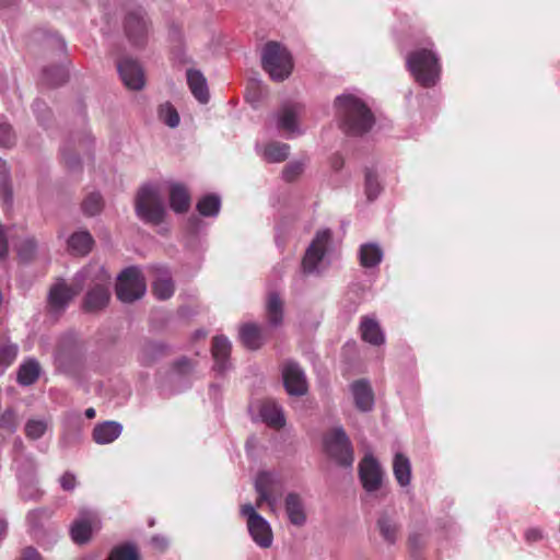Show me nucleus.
Returning <instances> with one entry per match:
<instances>
[{"mask_svg": "<svg viewBox=\"0 0 560 560\" xmlns=\"http://www.w3.org/2000/svg\"><path fill=\"white\" fill-rule=\"evenodd\" d=\"M339 128L347 136H363L375 125V116L368 104L358 95L343 92L334 101Z\"/></svg>", "mask_w": 560, "mask_h": 560, "instance_id": "f257e3e1", "label": "nucleus"}, {"mask_svg": "<svg viewBox=\"0 0 560 560\" xmlns=\"http://www.w3.org/2000/svg\"><path fill=\"white\" fill-rule=\"evenodd\" d=\"M52 364L57 374L78 380L86 365V353L83 345L73 334L62 335L52 351Z\"/></svg>", "mask_w": 560, "mask_h": 560, "instance_id": "f03ea898", "label": "nucleus"}, {"mask_svg": "<svg viewBox=\"0 0 560 560\" xmlns=\"http://www.w3.org/2000/svg\"><path fill=\"white\" fill-rule=\"evenodd\" d=\"M335 250L334 233L324 228L316 231L301 260V272L305 276H322L331 266Z\"/></svg>", "mask_w": 560, "mask_h": 560, "instance_id": "7ed1b4c3", "label": "nucleus"}, {"mask_svg": "<svg viewBox=\"0 0 560 560\" xmlns=\"http://www.w3.org/2000/svg\"><path fill=\"white\" fill-rule=\"evenodd\" d=\"M406 67L416 82L425 89L435 86L441 79V61L434 44L416 48L406 56Z\"/></svg>", "mask_w": 560, "mask_h": 560, "instance_id": "20e7f679", "label": "nucleus"}, {"mask_svg": "<svg viewBox=\"0 0 560 560\" xmlns=\"http://www.w3.org/2000/svg\"><path fill=\"white\" fill-rule=\"evenodd\" d=\"M323 453L340 469L351 472L355 462L353 443L342 425L332 427L322 439Z\"/></svg>", "mask_w": 560, "mask_h": 560, "instance_id": "39448f33", "label": "nucleus"}, {"mask_svg": "<svg viewBox=\"0 0 560 560\" xmlns=\"http://www.w3.org/2000/svg\"><path fill=\"white\" fill-rule=\"evenodd\" d=\"M135 213L144 224L158 226L165 221L166 207L155 184L147 182L139 187L135 196Z\"/></svg>", "mask_w": 560, "mask_h": 560, "instance_id": "423d86ee", "label": "nucleus"}, {"mask_svg": "<svg viewBox=\"0 0 560 560\" xmlns=\"http://www.w3.org/2000/svg\"><path fill=\"white\" fill-rule=\"evenodd\" d=\"M192 372L194 365L188 357L182 355L175 359L168 375L160 377L159 373L155 374V385L159 395L162 398H170L188 390L192 385L190 380Z\"/></svg>", "mask_w": 560, "mask_h": 560, "instance_id": "0eeeda50", "label": "nucleus"}, {"mask_svg": "<svg viewBox=\"0 0 560 560\" xmlns=\"http://www.w3.org/2000/svg\"><path fill=\"white\" fill-rule=\"evenodd\" d=\"M294 61L291 51L281 43L269 40L261 52V69L275 82H283L293 71Z\"/></svg>", "mask_w": 560, "mask_h": 560, "instance_id": "6e6552de", "label": "nucleus"}, {"mask_svg": "<svg viewBox=\"0 0 560 560\" xmlns=\"http://www.w3.org/2000/svg\"><path fill=\"white\" fill-rule=\"evenodd\" d=\"M122 31L128 43L135 48H143L152 28L148 10L141 4H132L125 9Z\"/></svg>", "mask_w": 560, "mask_h": 560, "instance_id": "1a4fd4ad", "label": "nucleus"}, {"mask_svg": "<svg viewBox=\"0 0 560 560\" xmlns=\"http://www.w3.org/2000/svg\"><path fill=\"white\" fill-rule=\"evenodd\" d=\"M93 266H83L73 276V285L70 287L63 279H59L51 285L47 295V302L52 311L65 312L74 296L84 288V283L91 278Z\"/></svg>", "mask_w": 560, "mask_h": 560, "instance_id": "9d476101", "label": "nucleus"}, {"mask_svg": "<svg viewBox=\"0 0 560 560\" xmlns=\"http://www.w3.org/2000/svg\"><path fill=\"white\" fill-rule=\"evenodd\" d=\"M147 293V282L138 265L125 267L116 277L115 294L124 304H132Z\"/></svg>", "mask_w": 560, "mask_h": 560, "instance_id": "9b49d317", "label": "nucleus"}, {"mask_svg": "<svg viewBox=\"0 0 560 560\" xmlns=\"http://www.w3.org/2000/svg\"><path fill=\"white\" fill-rule=\"evenodd\" d=\"M51 515L48 508H37L26 514L28 534L45 550L52 548L60 537L57 527L49 523Z\"/></svg>", "mask_w": 560, "mask_h": 560, "instance_id": "f8f14e48", "label": "nucleus"}, {"mask_svg": "<svg viewBox=\"0 0 560 560\" xmlns=\"http://www.w3.org/2000/svg\"><path fill=\"white\" fill-rule=\"evenodd\" d=\"M358 479L368 494H375L382 489L385 480V470L372 452H366L360 459L358 464Z\"/></svg>", "mask_w": 560, "mask_h": 560, "instance_id": "ddd939ff", "label": "nucleus"}, {"mask_svg": "<svg viewBox=\"0 0 560 560\" xmlns=\"http://www.w3.org/2000/svg\"><path fill=\"white\" fill-rule=\"evenodd\" d=\"M84 420L82 415L73 409L67 410L61 417V432L58 439V448L67 452L83 442Z\"/></svg>", "mask_w": 560, "mask_h": 560, "instance_id": "4468645a", "label": "nucleus"}, {"mask_svg": "<svg viewBox=\"0 0 560 560\" xmlns=\"http://www.w3.org/2000/svg\"><path fill=\"white\" fill-rule=\"evenodd\" d=\"M173 352V346L162 339L142 337L137 347V362L143 368H152Z\"/></svg>", "mask_w": 560, "mask_h": 560, "instance_id": "2eb2a0df", "label": "nucleus"}, {"mask_svg": "<svg viewBox=\"0 0 560 560\" xmlns=\"http://www.w3.org/2000/svg\"><path fill=\"white\" fill-rule=\"evenodd\" d=\"M281 380L285 393L290 397H302L308 393V382L300 363L288 359L281 368Z\"/></svg>", "mask_w": 560, "mask_h": 560, "instance_id": "dca6fc26", "label": "nucleus"}, {"mask_svg": "<svg viewBox=\"0 0 560 560\" xmlns=\"http://www.w3.org/2000/svg\"><path fill=\"white\" fill-rule=\"evenodd\" d=\"M303 106L300 103L285 101L281 103L275 113V121L278 130L287 132L288 139L304 133L300 126V117Z\"/></svg>", "mask_w": 560, "mask_h": 560, "instance_id": "f3484780", "label": "nucleus"}, {"mask_svg": "<svg viewBox=\"0 0 560 560\" xmlns=\"http://www.w3.org/2000/svg\"><path fill=\"white\" fill-rule=\"evenodd\" d=\"M117 72L128 90L140 91L144 88V71L137 59L122 57L117 61Z\"/></svg>", "mask_w": 560, "mask_h": 560, "instance_id": "a211bd4d", "label": "nucleus"}, {"mask_svg": "<svg viewBox=\"0 0 560 560\" xmlns=\"http://www.w3.org/2000/svg\"><path fill=\"white\" fill-rule=\"evenodd\" d=\"M112 293L108 284L96 283L89 288L82 299L81 308L86 314L100 313L108 307Z\"/></svg>", "mask_w": 560, "mask_h": 560, "instance_id": "6ab92c4d", "label": "nucleus"}, {"mask_svg": "<svg viewBox=\"0 0 560 560\" xmlns=\"http://www.w3.org/2000/svg\"><path fill=\"white\" fill-rule=\"evenodd\" d=\"M71 61L51 63L40 69L38 83L47 89H57L65 85L70 79Z\"/></svg>", "mask_w": 560, "mask_h": 560, "instance_id": "aec40b11", "label": "nucleus"}, {"mask_svg": "<svg viewBox=\"0 0 560 560\" xmlns=\"http://www.w3.org/2000/svg\"><path fill=\"white\" fill-rule=\"evenodd\" d=\"M349 389L358 411L369 413L374 409L375 396L370 380H355L350 384Z\"/></svg>", "mask_w": 560, "mask_h": 560, "instance_id": "412c9836", "label": "nucleus"}, {"mask_svg": "<svg viewBox=\"0 0 560 560\" xmlns=\"http://www.w3.org/2000/svg\"><path fill=\"white\" fill-rule=\"evenodd\" d=\"M93 518L94 515L91 511L81 510L72 521L69 535L75 545L83 546L91 541L94 534Z\"/></svg>", "mask_w": 560, "mask_h": 560, "instance_id": "4be33fe9", "label": "nucleus"}, {"mask_svg": "<svg viewBox=\"0 0 560 560\" xmlns=\"http://www.w3.org/2000/svg\"><path fill=\"white\" fill-rule=\"evenodd\" d=\"M156 276L152 281V293L159 301L170 300L175 292V283L172 273L165 265H153L151 267Z\"/></svg>", "mask_w": 560, "mask_h": 560, "instance_id": "5701e85b", "label": "nucleus"}, {"mask_svg": "<svg viewBox=\"0 0 560 560\" xmlns=\"http://www.w3.org/2000/svg\"><path fill=\"white\" fill-rule=\"evenodd\" d=\"M280 482V475L276 470L261 469L255 477V491L260 501L273 505L277 502L276 497L271 493V488Z\"/></svg>", "mask_w": 560, "mask_h": 560, "instance_id": "b1692460", "label": "nucleus"}, {"mask_svg": "<svg viewBox=\"0 0 560 560\" xmlns=\"http://www.w3.org/2000/svg\"><path fill=\"white\" fill-rule=\"evenodd\" d=\"M66 245L70 255L86 257L93 250L95 240L88 229L80 228L68 236Z\"/></svg>", "mask_w": 560, "mask_h": 560, "instance_id": "393cba45", "label": "nucleus"}, {"mask_svg": "<svg viewBox=\"0 0 560 560\" xmlns=\"http://www.w3.org/2000/svg\"><path fill=\"white\" fill-rule=\"evenodd\" d=\"M167 202L175 214L187 213L191 206V195L187 186L179 182H171L168 184Z\"/></svg>", "mask_w": 560, "mask_h": 560, "instance_id": "a878e982", "label": "nucleus"}, {"mask_svg": "<svg viewBox=\"0 0 560 560\" xmlns=\"http://www.w3.org/2000/svg\"><path fill=\"white\" fill-rule=\"evenodd\" d=\"M43 374L39 361L34 357L25 358L16 369V383L21 387L34 385Z\"/></svg>", "mask_w": 560, "mask_h": 560, "instance_id": "bb28decb", "label": "nucleus"}, {"mask_svg": "<svg viewBox=\"0 0 560 560\" xmlns=\"http://www.w3.org/2000/svg\"><path fill=\"white\" fill-rule=\"evenodd\" d=\"M284 511L289 522L298 527L306 523L305 504L300 493L290 491L284 498Z\"/></svg>", "mask_w": 560, "mask_h": 560, "instance_id": "cd10ccee", "label": "nucleus"}, {"mask_svg": "<svg viewBox=\"0 0 560 560\" xmlns=\"http://www.w3.org/2000/svg\"><path fill=\"white\" fill-rule=\"evenodd\" d=\"M122 430L124 427L119 421H101L92 430V440L98 445H106L116 441L121 435Z\"/></svg>", "mask_w": 560, "mask_h": 560, "instance_id": "c85d7f7f", "label": "nucleus"}, {"mask_svg": "<svg viewBox=\"0 0 560 560\" xmlns=\"http://www.w3.org/2000/svg\"><path fill=\"white\" fill-rule=\"evenodd\" d=\"M361 339L375 347L383 346L386 341L385 332L375 317L363 316L360 322Z\"/></svg>", "mask_w": 560, "mask_h": 560, "instance_id": "c756f323", "label": "nucleus"}, {"mask_svg": "<svg viewBox=\"0 0 560 560\" xmlns=\"http://www.w3.org/2000/svg\"><path fill=\"white\" fill-rule=\"evenodd\" d=\"M186 80L192 96L200 104H207L210 101V93L208 82L203 73L198 69H187Z\"/></svg>", "mask_w": 560, "mask_h": 560, "instance_id": "7c9ffc66", "label": "nucleus"}, {"mask_svg": "<svg viewBox=\"0 0 560 560\" xmlns=\"http://www.w3.org/2000/svg\"><path fill=\"white\" fill-rule=\"evenodd\" d=\"M238 337L243 346L250 351L259 350L265 342L261 328L252 322L240 326Z\"/></svg>", "mask_w": 560, "mask_h": 560, "instance_id": "2f4dec72", "label": "nucleus"}, {"mask_svg": "<svg viewBox=\"0 0 560 560\" xmlns=\"http://www.w3.org/2000/svg\"><path fill=\"white\" fill-rule=\"evenodd\" d=\"M247 528L250 538L260 548H269L272 545L273 535L271 525L265 517L248 524Z\"/></svg>", "mask_w": 560, "mask_h": 560, "instance_id": "473e14b6", "label": "nucleus"}, {"mask_svg": "<svg viewBox=\"0 0 560 560\" xmlns=\"http://www.w3.org/2000/svg\"><path fill=\"white\" fill-rule=\"evenodd\" d=\"M393 474L399 487L406 488L410 486L412 477L411 462L402 452L394 454Z\"/></svg>", "mask_w": 560, "mask_h": 560, "instance_id": "72a5a7b5", "label": "nucleus"}, {"mask_svg": "<svg viewBox=\"0 0 560 560\" xmlns=\"http://www.w3.org/2000/svg\"><path fill=\"white\" fill-rule=\"evenodd\" d=\"M222 208V198L218 192H205L196 202V211L202 218H217Z\"/></svg>", "mask_w": 560, "mask_h": 560, "instance_id": "f704fd0d", "label": "nucleus"}, {"mask_svg": "<svg viewBox=\"0 0 560 560\" xmlns=\"http://www.w3.org/2000/svg\"><path fill=\"white\" fill-rule=\"evenodd\" d=\"M384 257V252L378 243L368 242L361 244L358 250V258L363 268L370 269L377 267Z\"/></svg>", "mask_w": 560, "mask_h": 560, "instance_id": "c9c22d12", "label": "nucleus"}, {"mask_svg": "<svg viewBox=\"0 0 560 560\" xmlns=\"http://www.w3.org/2000/svg\"><path fill=\"white\" fill-rule=\"evenodd\" d=\"M12 468L16 479L38 477V463L33 453L13 456Z\"/></svg>", "mask_w": 560, "mask_h": 560, "instance_id": "e433bc0d", "label": "nucleus"}, {"mask_svg": "<svg viewBox=\"0 0 560 560\" xmlns=\"http://www.w3.org/2000/svg\"><path fill=\"white\" fill-rule=\"evenodd\" d=\"M364 195L366 201L372 203L374 202L383 192L384 186L380 180V176L375 166H365L364 167Z\"/></svg>", "mask_w": 560, "mask_h": 560, "instance_id": "4c0bfd02", "label": "nucleus"}, {"mask_svg": "<svg viewBox=\"0 0 560 560\" xmlns=\"http://www.w3.org/2000/svg\"><path fill=\"white\" fill-rule=\"evenodd\" d=\"M266 313L269 326L276 328L282 325L284 305L279 292L272 291L268 294Z\"/></svg>", "mask_w": 560, "mask_h": 560, "instance_id": "58836bf2", "label": "nucleus"}, {"mask_svg": "<svg viewBox=\"0 0 560 560\" xmlns=\"http://www.w3.org/2000/svg\"><path fill=\"white\" fill-rule=\"evenodd\" d=\"M75 139L70 136L69 139L60 148V155L65 163L66 168L71 173L82 172V159L79 153L74 151Z\"/></svg>", "mask_w": 560, "mask_h": 560, "instance_id": "ea45409f", "label": "nucleus"}, {"mask_svg": "<svg viewBox=\"0 0 560 560\" xmlns=\"http://www.w3.org/2000/svg\"><path fill=\"white\" fill-rule=\"evenodd\" d=\"M105 560H141V553L135 541L126 540L115 545Z\"/></svg>", "mask_w": 560, "mask_h": 560, "instance_id": "a19ab883", "label": "nucleus"}, {"mask_svg": "<svg viewBox=\"0 0 560 560\" xmlns=\"http://www.w3.org/2000/svg\"><path fill=\"white\" fill-rule=\"evenodd\" d=\"M376 526L380 535L387 545L393 546L396 544L400 526L387 513H382L378 516Z\"/></svg>", "mask_w": 560, "mask_h": 560, "instance_id": "79ce46f5", "label": "nucleus"}, {"mask_svg": "<svg viewBox=\"0 0 560 560\" xmlns=\"http://www.w3.org/2000/svg\"><path fill=\"white\" fill-rule=\"evenodd\" d=\"M259 419L269 427L283 428L285 425V417L281 406L262 405L258 412Z\"/></svg>", "mask_w": 560, "mask_h": 560, "instance_id": "37998d69", "label": "nucleus"}, {"mask_svg": "<svg viewBox=\"0 0 560 560\" xmlns=\"http://www.w3.org/2000/svg\"><path fill=\"white\" fill-rule=\"evenodd\" d=\"M0 196L7 209L13 206V187L11 180L10 167L7 162L0 159Z\"/></svg>", "mask_w": 560, "mask_h": 560, "instance_id": "c03bdc74", "label": "nucleus"}, {"mask_svg": "<svg viewBox=\"0 0 560 560\" xmlns=\"http://www.w3.org/2000/svg\"><path fill=\"white\" fill-rule=\"evenodd\" d=\"M105 208V200L98 190L89 192L81 202L82 214L86 218L100 215Z\"/></svg>", "mask_w": 560, "mask_h": 560, "instance_id": "a18cd8bd", "label": "nucleus"}, {"mask_svg": "<svg viewBox=\"0 0 560 560\" xmlns=\"http://www.w3.org/2000/svg\"><path fill=\"white\" fill-rule=\"evenodd\" d=\"M19 485V495L23 501H39L44 494L39 489L38 477L16 479Z\"/></svg>", "mask_w": 560, "mask_h": 560, "instance_id": "49530a36", "label": "nucleus"}, {"mask_svg": "<svg viewBox=\"0 0 560 560\" xmlns=\"http://www.w3.org/2000/svg\"><path fill=\"white\" fill-rule=\"evenodd\" d=\"M290 149L288 143L271 141L265 145L262 158L268 163H280L289 158Z\"/></svg>", "mask_w": 560, "mask_h": 560, "instance_id": "de8ad7c7", "label": "nucleus"}, {"mask_svg": "<svg viewBox=\"0 0 560 560\" xmlns=\"http://www.w3.org/2000/svg\"><path fill=\"white\" fill-rule=\"evenodd\" d=\"M49 421L45 418H28L24 423V434L31 442L39 441L48 431Z\"/></svg>", "mask_w": 560, "mask_h": 560, "instance_id": "09e8293b", "label": "nucleus"}, {"mask_svg": "<svg viewBox=\"0 0 560 560\" xmlns=\"http://www.w3.org/2000/svg\"><path fill=\"white\" fill-rule=\"evenodd\" d=\"M156 114L159 120L171 129L177 128L180 124L179 113L170 101L160 104Z\"/></svg>", "mask_w": 560, "mask_h": 560, "instance_id": "8fccbe9b", "label": "nucleus"}, {"mask_svg": "<svg viewBox=\"0 0 560 560\" xmlns=\"http://www.w3.org/2000/svg\"><path fill=\"white\" fill-rule=\"evenodd\" d=\"M31 108L38 125L45 129L48 128L52 119V110L48 104L44 100L37 97L33 101Z\"/></svg>", "mask_w": 560, "mask_h": 560, "instance_id": "3c124183", "label": "nucleus"}, {"mask_svg": "<svg viewBox=\"0 0 560 560\" xmlns=\"http://www.w3.org/2000/svg\"><path fill=\"white\" fill-rule=\"evenodd\" d=\"M19 354V346L10 340L0 342V369L3 373L15 361Z\"/></svg>", "mask_w": 560, "mask_h": 560, "instance_id": "603ef678", "label": "nucleus"}, {"mask_svg": "<svg viewBox=\"0 0 560 560\" xmlns=\"http://www.w3.org/2000/svg\"><path fill=\"white\" fill-rule=\"evenodd\" d=\"M18 257L21 262L30 264L35 258L37 252V243L34 237H26L18 246Z\"/></svg>", "mask_w": 560, "mask_h": 560, "instance_id": "864d4df0", "label": "nucleus"}, {"mask_svg": "<svg viewBox=\"0 0 560 560\" xmlns=\"http://www.w3.org/2000/svg\"><path fill=\"white\" fill-rule=\"evenodd\" d=\"M232 343L224 335H217L212 341V358H231Z\"/></svg>", "mask_w": 560, "mask_h": 560, "instance_id": "5fc2aeb1", "label": "nucleus"}, {"mask_svg": "<svg viewBox=\"0 0 560 560\" xmlns=\"http://www.w3.org/2000/svg\"><path fill=\"white\" fill-rule=\"evenodd\" d=\"M399 365L410 377H415L417 375V358L410 348L401 351Z\"/></svg>", "mask_w": 560, "mask_h": 560, "instance_id": "6e6d98bb", "label": "nucleus"}, {"mask_svg": "<svg viewBox=\"0 0 560 560\" xmlns=\"http://www.w3.org/2000/svg\"><path fill=\"white\" fill-rule=\"evenodd\" d=\"M0 429L13 434L18 430L16 412L14 408L9 407L0 413Z\"/></svg>", "mask_w": 560, "mask_h": 560, "instance_id": "4d7b16f0", "label": "nucleus"}, {"mask_svg": "<svg viewBox=\"0 0 560 560\" xmlns=\"http://www.w3.org/2000/svg\"><path fill=\"white\" fill-rule=\"evenodd\" d=\"M304 171V164L301 161L289 162L282 170L281 177L284 182L295 180Z\"/></svg>", "mask_w": 560, "mask_h": 560, "instance_id": "13d9d810", "label": "nucleus"}, {"mask_svg": "<svg viewBox=\"0 0 560 560\" xmlns=\"http://www.w3.org/2000/svg\"><path fill=\"white\" fill-rule=\"evenodd\" d=\"M423 537L420 533L412 532L408 536V548L412 559L418 560L421 557L423 548Z\"/></svg>", "mask_w": 560, "mask_h": 560, "instance_id": "bf43d9fd", "label": "nucleus"}, {"mask_svg": "<svg viewBox=\"0 0 560 560\" xmlns=\"http://www.w3.org/2000/svg\"><path fill=\"white\" fill-rule=\"evenodd\" d=\"M14 142L15 135L12 126L8 122L0 124V148L10 149Z\"/></svg>", "mask_w": 560, "mask_h": 560, "instance_id": "052dcab7", "label": "nucleus"}, {"mask_svg": "<svg viewBox=\"0 0 560 560\" xmlns=\"http://www.w3.org/2000/svg\"><path fill=\"white\" fill-rule=\"evenodd\" d=\"M80 145L84 148V154L90 162H94V138L89 132H83L79 139Z\"/></svg>", "mask_w": 560, "mask_h": 560, "instance_id": "680f3d73", "label": "nucleus"}, {"mask_svg": "<svg viewBox=\"0 0 560 560\" xmlns=\"http://www.w3.org/2000/svg\"><path fill=\"white\" fill-rule=\"evenodd\" d=\"M171 54L173 61L177 65H186L191 61V59L186 54L184 43L173 45Z\"/></svg>", "mask_w": 560, "mask_h": 560, "instance_id": "e2e57ef3", "label": "nucleus"}, {"mask_svg": "<svg viewBox=\"0 0 560 560\" xmlns=\"http://www.w3.org/2000/svg\"><path fill=\"white\" fill-rule=\"evenodd\" d=\"M202 217L190 215L187 220L186 229L189 235L197 237L199 233L205 229V222Z\"/></svg>", "mask_w": 560, "mask_h": 560, "instance_id": "0e129e2a", "label": "nucleus"}, {"mask_svg": "<svg viewBox=\"0 0 560 560\" xmlns=\"http://www.w3.org/2000/svg\"><path fill=\"white\" fill-rule=\"evenodd\" d=\"M231 358H213L212 371L217 377H223L232 368Z\"/></svg>", "mask_w": 560, "mask_h": 560, "instance_id": "69168bd1", "label": "nucleus"}, {"mask_svg": "<svg viewBox=\"0 0 560 560\" xmlns=\"http://www.w3.org/2000/svg\"><path fill=\"white\" fill-rule=\"evenodd\" d=\"M60 488L63 491L71 492L77 488V476L70 471H65L59 478Z\"/></svg>", "mask_w": 560, "mask_h": 560, "instance_id": "338daca9", "label": "nucleus"}, {"mask_svg": "<svg viewBox=\"0 0 560 560\" xmlns=\"http://www.w3.org/2000/svg\"><path fill=\"white\" fill-rule=\"evenodd\" d=\"M209 398L212 400L215 408L222 405L223 394H222V385L220 383H210L209 384Z\"/></svg>", "mask_w": 560, "mask_h": 560, "instance_id": "774afa93", "label": "nucleus"}]
</instances>
